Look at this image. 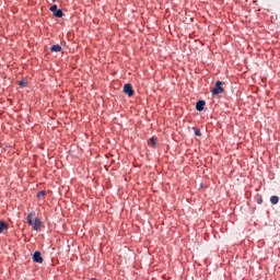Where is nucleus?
I'll return each instance as SVG.
<instances>
[{
    "mask_svg": "<svg viewBox=\"0 0 280 280\" xmlns=\"http://www.w3.org/2000/svg\"><path fill=\"white\" fill-rule=\"evenodd\" d=\"M50 12H56L58 10V4H52L50 8H49Z\"/></svg>",
    "mask_w": 280,
    "mask_h": 280,
    "instance_id": "nucleus-13",
    "label": "nucleus"
},
{
    "mask_svg": "<svg viewBox=\"0 0 280 280\" xmlns=\"http://www.w3.org/2000/svg\"><path fill=\"white\" fill-rule=\"evenodd\" d=\"M35 218V220H34ZM27 224L33 228L34 231H40L43 226V221L40 219L36 218V212L32 211L26 217Z\"/></svg>",
    "mask_w": 280,
    "mask_h": 280,
    "instance_id": "nucleus-1",
    "label": "nucleus"
},
{
    "mask_svg": "<svg viewBox=\"0 0 280 280\" xmlns=\"http://www.w3.org/2000/svg\"><path fill=\"white\" fill-rule=\"evenodd\" d=\"M205 106H207V102L200 100L196 104V110H198L199 113H202V110H205Z\"/></svg>",
    "mask_w": 280,
    "mask_h": 280,
    "instance_id": "nucleus-5",
    "label": "nucleus"
},
{
    "mask_svg": "<svg viewBox=\"0 0 280 280\" xmlns=\"http://www.w3.org/2000/svg\"><path fill=\"white\" fill-rule=\"evenodd\" d=\"M45 195H46L45 190H40V191L37 194L38 200H40L42 198H45Z\"/></svg>",
    "mask_w": 280,
    "mask_h": 280,
    "instance_id": "nucleus-12",
    "label": "nucleus"
},
{
    "mask_svg": "<svg viewBox=\"0 0 280 280\" xmlns=\"http://www.w3.org/2000/svg\"><path fill=\"white\" fill-rule=\"evenodd\" d=\"M52 14L57 19H62V16H65V12H62V9H57L56 12H54Z\"/></svg>",
    "mask_w": 280,
    "mask_h": 280,
    "instance_id": "nucleus-8",
    "label": "nucleus"
},
{
    "mask_svg": "<svg viewBox=\"0 0 280 280\" xmlns=\"http://www.w3.org/2000/svg\"><path fill=\"white\" fill-rule=\"evenodd\" d=\"M54 2H56V0H52Z\"/></svg>",
    "mask_w": 280,
    "mask_h": 280,
    "instance_id": "nucleus-16",
    "label": "nucleus"
},
{
    "mask_svg": "<svg viewBox=\"0 0 280 280\" xmlns=\"http://www.w3.org/2000/svg\"><path fill=\"white\" fill-rule=\"evenodd\" d=\"M3 231H8V225L5 224V221L0 222V233H3Z\"/></svg>",
    "mask_w": 280,
    "mask_h": 280,
    "instance_id": "nucleus-10",
    "label": "nucleus"
},
{
    "mask_svg": "<svg viewBox=\"0 0 280 280\" xmlns=\"http://www.w3.org/2000/svg\"><path fill=\"white\" fill-rule=\"evenodd\" d=\"M270 202L271 205H279V196H271Z\"/></svg>",
    "mask_w": 280,
    "mask_h": 280,
    "instance_id": "nucleus-9",
    "label": "nucleus"
},
{
    "mask_svg": "<svg viewBox=\"0 0 280 280\" xmlns=\"http://www.w3.org/2000/svg\"><path fill=\"white\" fill-rule=\"evenodd\" d=\"M50 51H55L56 54H58L59 51H62V46H60V45H58V44H56V45H52L51 47H50Z\"/></svg>",
    "mask_w": 280,
    "mask_h": 280,
    "instance_id": "nucleus-7",
    "label": "nucleus"
},
{
    "mask_svg": "<svg viewBox=\"0 0 280 280\" xmlns=\"http://www.w3.org/2000/svg\"><path fill=\"white\" fill-rule=\"evenodd\" d=\"M258 202H259V205H261L262 200L260 199Z\"/></svg>",
    "mask_w": 280,
    "mask_h": 280,
    "instance_id": "nucleus-15",
    "label": "nucleus"
},
{
    "mask_svg": "<svg viewBox=\"0 0 280 280\" xmlns=\"http://www.w3.org/2000/svg\"><path fill=\"white\" fill-rule=\"evenodd\" d=\"M192 130H194L196 137H202V132L200 131V129H198L197 127H192Z\"/></svg>",
    "mask_w": 280,
    "mask_h": 280,
    "instance_id": "nucleus-11",
    "label": "nucleus"
},
{
    "mask_svg": "<svg viewBox=\"0 0 280 280\" xmlns=\"http://www.w3.org/2000/svg\"><path fill=\"white\" fill-rule=\"evenodd\" d=\"M19 85H20V86H23V85H25V82H24V81H20V82H19Z\"/></svg>",
    "mask_w": 280,
    "mask_h": 280,
    "instance_id": "nucleus-14",
    "label": "nucleus"
},
{
    "mask_svg": "<svg viewBox=\"0 0 280 280\" xmlns=\"http://www.w3.org/2000/svg\"><path fill=\"white\" fill-rule=\"evenodd\" d=\"M124 93H127L128 97H132V95H135V90L132 89V84L126 83L124 85Z\"/></svg>",
    "mask_w": 280,
    "mask_h": 280,
    "instance_id": "nucleus-3",
    "label": "nucleus"
},
{
    "mask_svg": "<svg viewBox=\"0 0 280 280\" xmlns=\"http://www.w3.org/2000/svg\"><path fill=\"white\" fill-rule=\"evenodd\" d=\"M223 84L224 82L217 81L214 88L211 90L212 95H220L224 93V88H222Z\"/></svg>",
    "mask_w": 280,
    "mask_h": 280,
    "instance_id": "nucleus-2",
    "label": "nucleus"
},
{
    "mask_svg": "<svg viewBox=\"0 0 280 280\" xmlns=\"http://www.w3.org/2000/svg\"><path fill=\"white\" fill-rule=\"evenodd\" d=\"M158 141H159L158 137H152L149 139L148 143H149V145H151V148H156Z\"/></svg>",
    "mask_w": 280,
    "mask_h": 280,
    "instance_id": "nucleus-6",
    "label": "nucleus"
},
{
    "mask_svg": "<svg viewBox=\"0 0 280 280\" xmlns=\"http://www.w3.org/2000/svg\"><path fill=\"white\" fill-rule=\"evenodd\" d=\"M33 261H35V264H43V254L40 252H35L33 254Z\"/></svg>",
    "mask_w": 280,
    "mask_h": 280,
    "instance_id": "nucleus-4",
    "label": "nucleus"
}]
</instances>
